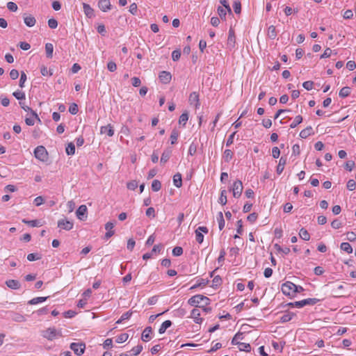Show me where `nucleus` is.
<instances>
[{
  "label": "nucleus",
  "instance_id": "nucleus-19",
  "mask_svg": "<svg viewBox=\"0 0 356 356\" xmlns=\"http://www.w3.org/2000/svg\"><path fill=\"white\" fill-rule=\"evenodd\" d=\"M101 134H106L108 136L111 137L114 134V129L111 124L102 126L100 129Z\"/></svg>",
  "mask_w": 356,
  "mask_h": 356
},
{
  "label": "nucleus",
  "instance_id": "nucleus-44",
  "mask_svg": "<svg viewBox=\"0 0 356 356\" xmlns=\"http://www.w3.org/2000/svg\"><path fill=\"white\" fill-rule=\"evenodd\" d=\"M161 188V183L157 179H154L152 183V189L154 192L159 191Z\"/></svg>",
  "mask_w": 356,
  "mask_h": 356
},
{
  "label": "nucleus",
  "instance_id": "nucleus-51",
  "mask_svg": "<svg viewBox=\"0 0 356 356\" xmlns=\"http://www.w3.org/2000/svg\"><path fill=\"white\" fill-rule=\"evenodd\" d=\"M233 8L236 14H240L241 11V4L238 1H235L233 3Z\"/></svg>",
  "mask_w": 356,
  "mask_h": 356
},
{
  "label": "nucleus",
  "instance_id": "nucleus-11",
  "mask_svg": "<svg viewBox=\"0 0 356 356\" xmlns=\"http://www.w3.org/2000/svg\"><path fill=\"white\" fill-rule=\"evenodd\" d=\"M227 48L230 50L233 49L236 45V36L234 31L230 28L229 30V35L227 38Z\"/></svg>",
  "mask_w": 356,
  "mask_h": 356
},
{
  "label": "nucleus",
  "instance_id": "nucleus-60",
  "mask_svg": "<svg viewBox=\"0 0 356 356\" xmlns=\"http://www.w3.org/2000/svg\"><path fill=\"white\" fill-rule=\"evenodd\" d=\"M7 8L9 10L12 12H15L17 10V6L15 3L10 1L7 3Z\"/></svg>",
  "mask_w": 356,
  "mask_h": 356
},
{
  "label": "nucleus",
  "instance_id": "nucleus-30",
  "mask_svg": "<svg viewBox=\"0 0 356 356\" xmlns=\"http://www.w3.org/2000/svg\"><path fill=\"white\" fill-rule=\"evenodd\" d=\"M268 36L270 39L274 40L277 36V31L275 26L271 25L268 29Z\"/></svg>",
  "mask_w": 356,
  "mask_h": 356
},
{
  "label": "nucleus",
  "instance_id": "nucleus-62",
  "mask_svg": "<svg viewBox=\"0 0 356 356\" xmlns=\"http://www.w3.org/2000/svg\"><path fill=\"white\" fill-rule=\"evenodd\" d=\"M147 217L154 218L155 217V209L153 207H149L145 212Z\"/></svg>",
  "mask_w": 356,
  "mask_h": 356
},
{
  "label": "nucleus",
  "instance_id": "nucleus-14",
  "mask_svg": "<svg viewBox=\"0 0 356 356\" xmlns=\"http://www.w3.org/2000/svg\"><path fill=\"white\" fill-rule=\"evenodd\" d=\"M23 18L24 24L29 27L33 26L36 23L35 18L31 15L24 14Z\"/></svg>",
  "mask_w": 356,
  "mask_h": 356
},
{
  "label": "nucleus",
  "instance_id": "nucleus-37",
  "mask_svg": "<svg viewBox=\"0 0 356 356\" xmlns=\"http://www.w3.org/2000/svg\"><path fill=\"white\" fill-rule=\"evenodd\" d=\"M47 298H48V297H36V298H33V299H31V300H29L28 302V304H29V305H36L38 303L44 302Z\"/></svg>",
  "mask_w": 356,
  "mask_h": 356
},
{
  "label": "nucleus",
  "instance_id": "nucleus-20",
  "mask_svg": "<svg viewBox=\"0 0 356 356\" xmlns=\"http://www.w3.org/2000/svg\"><path fill=\"white\" fill-rule=\"evenodd\" d=\"M286 157L285 156H282L280 159V161H279V163L277 166V169H276V171H277V173L278 175H280L284 169V165H286Z\"/></svg>",
  "mask_w": 356,
  "mask_h": 356
},
{
  "label": "nucleus",
  "instance_id": "nucleus-12",
  "mask_svg": "<svg viewBox=\"0 0 356 356\" xmlns=\"http://www.w3.org/2000/svg\"><path fill=\"white\" fill-rule=\"evenodd\" d=\"M74 224L72 221L65 218L60 219L58 221V227L60 229L69 231L73 228Z\"/></svg>",
  "mask_w": 356,
  "mask_h": 356
},
{
  "label": "nucleus",
  "instance_id": "nucleus-17",
  "mask_svg": "<svg viewBox=\"0 0 356 356\" xmlns=\"http://www.w3.org/2000/svg\"><path fill=\"white\" fill-rule=\"evenodd\" d=\"M200 312L198 309L195 308L191 311V318H193L194 321L196 323H201L202 322V318L200 317Z\"/></svg>",
  "mask_w": 356,
  "mask_h": 356
},
{
  "label": "nucleus",
  "instance_id": "nucleus-15",
  "mask_svg": "<svg viewBox=\"0 0 356 356\" xmlns=\"http://www.w3.org/2000/svg\"><path fill=\"white\" fill-rule=\"evenodd\" d=\"M159 78L163 83H168L170 81L172 76L171 74L166 71L160 72Z\"/></svg>",
  "mask_w": 356,
  "mask_h": 356
},
{
  "label": "nucleus",
  "instance_id": "nucleus-64",
  "mask_svg": "<svg viewBox=\"0 0 356 356\" xmlns=\"http://www.w3.org/2000/svg\"><path fill=\"white\" fill-rule=\"evenodd\" d=\"M356 184L355 181L353 179H350L347 182V188L350 191H353L355 189Z\"/></svg>",
  "mask_w": 356,
  "mask_h": 356
},
{
  "label": "nucleus",
  "instance_id": "nucleus-28",
  "mask_svg": "<svg viewBox=\"0 0 356 356\" xmlns=\"http://www.w3.org/2000/svg\"><path fill=\"white\" fill-rule=\"evenodd\" d=\"M19 105L20 106L22 107V108H23L25 111H30L31 115L36 119L38 120L39 122H40V118L38 117V114L36 113L35 111H34L31 108L27 106H25L24 103L19 102Z\"/></svg>",
  "mask_w": 356,
  "mask_h": 356
},
{
  "label": "nucleus",
  "instance_id": "nucleus-34",
  "mask_svg": "<svg viewBox=\"0 0 356 356\" xmlns=\"http://www.w3.org/2000/svg\"><path fill=\"white\" fill-rule=\"evenodd\" d=\"M300 237L304 241H309L310 239V235L307 229L301 228L299 232Z\"/></svg>",
  "mask_w": 356,
  "mask_h": 356
},
{
  "label": "nucleus",
  "instance_id": "nucleus-21",
  "mask_svg": "<svg viewBox=\"0 0 356 356\" xmlns=\"http://www.w3.org/2000/svg\"><path fill=\"white\" fill-rule=\"evenodd\" d=\"M6 284L11 289H18L21 286L19 282L16 280H8L6 282Z\"/></svg>",
  "mask_w": 356,
  "mask_h": 356
},
{
  "label": "nucleus",
  "instance_id": "nucleus-55",
  "mask_svg": "<svg viewBox=\"0 0 356 356\" xmlns=\"http://www.w3.org/2000/svg\"><path fill=\"white\" fill-rule=\"evenodd\" d=\"M218 13L220 16V17L222 19H225V17H226V12L227 11L225 8L221 7V6H218Z\"/></svg>",
  "mask_w": 356,
  "mask_h": 356
},
{
  "label": "nucleus",
  "instance_id": "nucleus-1",
  "mask_svg": "<svg viewBox=\"0 0 356 356\" xmlns=\"http://www.w3.org/2000/svg\"><path fill=\"white\" fill-rule=\"evenodd\" d=\"M320 301V299L317 298H307L304 299L300 301H296L294 302H289L284 307H298L301 308L306 305H314Z\"/></svg>",
  "mask_w": 356,
  "mask_h": 356
},
{
  "label": "nucleus",
  "instance_id": "nucleus-23",
  "mask_svg": "<svg viewBox=\"0 0 356 356\" xmlns=\"http://www.w3.org/2000/svg\"><path fill=\"white\" fill-rule=\"evenodd\" d=\"M83 12L88 17L92 18V17H94V10L90 7V5L83 3Z\"/></svg>",
  "mask_w": 356,
  "mask_h": 356
},
{
  "label": "nucleus",
  "instance_id": "nucleus-57",
  "mask_svg": "<svg viewBox=\"0 0 356 356\" xmlns=\"http://www.w3.org/2000/svg\"><path fill=\"white\" fill-rule=\"evenodd\" d=\"M26 79H27L26 74L24 72H22L21 76H20V79H19V86L20 88L24 87V83L26 81Z\"/></svg>",
  "mask_w": 356,
  "mask_h": 356
},
{
  "label": "nucleus",
  "instance_id": "nucleus-22",
  "mask_svg": "<svg viewBox=\"0 0 356 356\" xmlns=\"http://www.w3.org/2000/svg\"><path fill=\"white\" fill-rule=\"evenodd\" d=\"M188 101L191 104H195V107L197 108L200 105L198 94L196 92L191 93Z\"/></svg>",
  "mask_w": 356,
  "mask_h": 356
},
{
  "label": "nucleus",
  "instance_id": "nucleus-13",
  "mask_svg": "<svg viewBox=\"0 0 356 356\" xmlns=\"http://www.w3.org/2000/svg\"><path fill=\"white\" fill-rule=\"evenodd\" d=\"M153 330L152 327H145L142 333L141 339L143 341H148L152 338Z\"/></svg>",
  "mask_w": 356,
  "mask_h": 356
},
{
  "label": "nucleus",
  "instance_id": "nucleus-56",
  "mask_svg": "<svg viewBox=\"0 0 356 356\" xmlns=\"http://www.w3.org/2000/svg\"><path fill=\"white\" fill-rule=\"evenodd\" d=\"M13 96L19 100H22L25 99V94L23 92L21 91H15L13 93Z\"/></svg>",
  "mask_w": 356,
  "mask_h": 356
},
{
  "label": "nucleus",
  "instance_id": "nucleus-54",
  "mask_svg": "<svg viewBox=\"0 0 356 356\" xmlns=\"http://www.w3.org/2000/svg\"><path fill=\"white\" fill-rule=\"evenodd\" d=\"M41 74L43 76H51L53 74V72H52V70L49 69L48 70L47 67L45 66H42L41 67Z\"/></svg>",
  "mask_w": 356,
  "mask_h": 356
},
{
  "label": "nucleus",
  "instance_id": "nucleus-41",
  "mask_svg": "<svg viewBox=\"0 0 356 356\" xmlns=\"http://www.w3.org/2000/svg\"><path fill=\"white\" fill-rule=\"evenodd\" d=\"M22 222L33 227L40 226V221L38 220H29L26 219H23Z\"/></svg>",
  "mask_w": 356,
  "mask_h": 356
},
{
  "label": "nucleus",
  "instance_id": "nucleus-50",
  "mask_svg": "<svg viewBox=\"0 0 356 356\" xmlns=\"http://www.w3.org/2000/svg\"><path fill=\"white\" fill-rule=\"evenodd\" d=\"M183 254V248L179 246H176L172 250V254L175 257L181 256Z\"/></svg>",
  "mask_w": 356,
  "mask_h": 356
},
{
  "label": "nucleus",
  "instance_id": "nucleus-3",
  "mask_svg": "<svg viewBox=\"0 0 356 356\" xmlns=\"http://www.w3.org/2000/svg\"><path fill=\"white\" fill-rule=\"evenodd\" d=\"M242 335H243V334L241 332L236 333L232 340V344L238 345L239 350L241 351H245L247 353H250L251 351V346H250V343L236 341V339H243Z\"/></svg>",
  "mask_w": 356,
  "mask_h": 356
},
{
  "label": "nucleus",
  "instance_id": "nucleus-31",
  "mask_svg": "<svg viewBox=\"0 0 356 356\" xmlns=\"http://www.w3.org/2000/svg\"><path fill=\"white\" fill-rule=\"evenodd\" d=\"M341 250L345 251L346 252L350 254L353 252V248L350 244L348 242H343L340 245Z\"/></svg>",
  "mask_w": 356,
  "mask_h": 356
},
{
  "label": "nucleus",
  "instance_id": "nucleus-43",
  "mask_svg": "<svg viewBox=\"0 0 356 356\" xmlns=\"http://www.w3.org/2000/svg\"><path fill=\"white\" fill-rule=\"evenodd\" d=\"M188 120V114L187 112H184L180 115L179 119V123L180 124H182L183 126H185Z\"/></svg>",
  "mask_w": 356,
  "mask_h": 356
},
{
  "label": "nucleus",
  "instance_id": "nucleus-29",
  "mask_svg": "<svg viewBox=\"0 0 356 356\" xmlns=\"http://www.w3.org/2000/svg\"><path fill=\"white\" fill-rule=\"evenodd\" d=\"M350 92H351V88L350 87L346 86V87L342 88L340 90V91L339 92V95L341 98H345L350 94Z\"/></svg>",
  "mask_w": 356,
  "mask_h": 356
},
{
  "label": "nucleus",
  "instance_id": "nucleus-36",
  "mask_svg": "<svg viewBox=\"0 0 356 356\" xmlns=\"http://www.w3.org/2000/svg\"><path fill=\"white\" fill-rule=\"evenodd\" d=\"M293 316H294L293 313L289 312L286 314H284L282 316H281L280 322L282 323L289 322V321H291L292 319Z\"/></svg>",
  "mask_w": 356,
  "mask_h": 356
},
{
  "label": "nucleus",
  "instance_id": "nucleus-38",
  "mask_svg": "<svg viewBox=\"0 0 356 356\" xmlns=\"http://www.w3.org/2000/svg\"><path fill=\"white\" fill-rule=\"evenodd\" d=\"M178 136H179V131L176 129H173L172 131V133H171V135H170V143L172 145H175L177 143V138H178Z\"/></svg>",
  "mask_w": 356,
  "mask_h": 356
},
{
  "label": "nucleus",
  "instance_id": "nucleus-53",
  "mask_svg": "<svg viewBox=\"0 0 356 356\" xmlns=\"http://www.w3.org/2000/svg\"><path fill=\"white\" fill-rule=\"evenodd\" d=\"M79 111L78 105L75 103L70 104L69 108V112L72 115H76Z\"/></svg>",
  "mask_w": 356,
  "mask_h": 356
},
{
  "label": "nucleus",
  "instance_id": "nucleus-16",
  "mask_svg": "<svg viewBox=\"0 0 356 356\" xmlns=\"http://www.w3.org/2000/svg\"><path fill=\"white\" fill-rule=\"evenodd\" d=\"M98 6L103 12H107L111 9V4L109 0H99Z\"/></svg>",
  "mask_w": 356,
  "mask_h": 356
},
{
  "label": "nucleus",
  "instance_id": "nucleus-35",
  "mask_svg": "<svg viewBox=\"0 0 356 356\" xmlns=\"http://www.w3.org/2000/svg\"><path fill=\"white\" fill-rule=\"evenodd\" d=\"M143 347L141 344H138L136 346L134 347L130 352H131V354L129 355L130 356H138L141 351L143 350Z\"/></svg>",
  "mask_w": 356,
  "mask_h": 356
},
{
  "label": "nucleus",
  "instance_id": "nucleus-26",
  "mask_svg": "<svg viewBox=\"0 0 356 356\" xmlns=\"http://www.w3.org/2000/svg\"><path fill=\"white\" fill-rule=\"evenodd\" d=\"M171 154H172V151L169 149H166L165 150H164V152H163L162 155H161V164H164L165 163L170 159V156H171Z\"/></svg>",
  "mask_w": 356,
  "mask_h": 356
},
{
  "label": "nucleus",
  "instance_id": "nucleus-10",
  "mask_svg": "<svg viewBox=\"0 0 356 356\" xmlns=\"http://www.w3.org/2000/svg\"><path fill=\"white\" fill-rule=\"evenodd\" d=\"M88 209L84 204L81 205L76 211V216L80 220H85L87 218Z\"/></svg>",
  "mask_w": 356,
  "mask_h": 356
},
{
  "label": "nucleus",
  "instance_id": "nucleus-25",
  "mask_svg": "<svg viewBox=\"0 0 356 356\" xmlns=\"http://www.w3.org/2000/svg\"><path fill=\"white\" fill-rule=\"evenodd\" d=\"M173 184L177 188H180L182 186V177L179 172L176 173L173 176Z\"/></svg>",
  "mask_w": 356,
  "mask_h": 356
},
{
  "label": "nucleus",
  "instance_id": "nucleus-40",
  "mask_svg": "<svg viewBox=\"0 0 356 356\" xmlns=\"http://www.w3.org/2000/svg\"><path fill=\"white\" fill-rule=\"evenodd\" d=\"M66 154L67 155H74L75 153V145L73 143H70L65 149Z\"/></svg>",
  "mask_w": 356,
  "mask_h": 356
},
{
  "label": "nucleus",
  "instance_id": "nucleus-45",
  "mask_svg": "<svg viewBox=\"0 0 356 356\" xmlns=\"http://www.w3.org/2000/svg\"><path fill=\"white\" fill-rule=\"evenodd\" d=\"M128 337H129L128 334L122 333L116 337L115 341L118 343H121L126 341L127 340Z\"/></svg>",
  "mask_w": 356,
  "mask_h": 356
},
{
  "label": "nucleus",
  "instance_id": "nucleus-18",
  "mask_svg": "<svg viewBox=\"0 0 356 356\" xmlns=\"http://www.w3.org/2000/svg\"><path fill=\"white\" fill-rule=\"evenodd\" d=\"M10 316L11 319L15 322L21 323L24 322L26 321V318L23 315L17 312H10Z\"/></svg>",
  "mask_w": 356,
  "mask_h": 356
},
{
  "label": "nucleus",
  "instance_id": "nucleus-58",
  "mask_svg": "<svg viewBox=\"0 0 356 356\" xmlns=\"http://www.w3.org/2000/svg\"><path fill=\"white\" fill-rule=\"evenodd\" d=\"M181 56V51L179 49L174 50L172 53V58L174 61H177Z\"/></svg>",
  "mask_w": 356,
  "mask_h": 356
},
{
  "label": "nucleus",
  "instance_id": "nucleus-9",
  "mask_svg": "<svg viewBox=\"0 0 356 356\" xmlns=\"http://www.w3.org/2000/svg\"><path fill=\"white\" fill-rule=\"evenodd\" d=\"M293 287H295V284L287 281L282 285V291L286 296H291L293 295Z\"/></svg>",
  "mask_w": 356,
  "mask_h": 356
},
{
  "label": "nucleus",
  "instance_id": "nucleus-6",
  "mask_svg": "<svg viewBox=\"0 0 356 356\" xmlns=\"http://www.w3.org/2000/svg\"><path fill=\"white\" fill-rule=\"evenodd\" d=\"M34 154L36 159L42 161L47 158V152L43 146H38L34 150Z\"/></svg>",
  "mask_w": 356,
  "mask_h": 356
},
{
  "label": "nucleus",
  "instance_id": "nucleus-46",
  "mask_svg": "<svg viewBox=\"0 0 356 356\" xmlns=\"http://www.w3.org/2000/svg\"><path fill=\"white\" fill-rule=\"evenodd\" d=\"M302 122V117L301 115H297L294 118L293 122L291 124L290 127L293 129V128L296 127Z\"/></svg>",
  "mask_w": 356,
  "mask_h": 356
},
{
  "label": "nucleus",
  "instance_id": "nucleus-7",
  "mask_svg": "<svg viewBox=\"0 0 356 356\" xmlns=\"http://www.w3.org/2000/svg\"><path fill=\"white\" fill-rule=\"evenodd\" d=\"M195 239L198 243H202L204 241V235L203 233L207 234L209 232V229L207 227L200 226L198 227L195 229Z\"/></svg>",
  "mask_w": 356,
  "mask_h": 356
},
{
  "label": "nucleus",
  "instance_id": "nucleus-59",
  "mask_svg": "<svg viewBox=\"0 0 356 356\" xmlns=\"http://www.w3.org/2000/svg\"><path fill=\"white\" fill-rule=\"evenodd\" d=\"M48 26L50 29H54L58 26V22L56 19L51 18L48 20Z\"/></svg>",
  "mask_w": 356,
  "mask_h": 356
},
{
  "label": "nucleus",
  "instance_id": "nucleus-33",
  "mask_svg": "<svg viewBox=\"0 0 356 356\" xmlns=\"http://www.w3.org/2000/svg\"><path fill=\"white\" fill-rule=\"evenodd\" d=\"M209 282V281L208 280L200 279L197 280V283L195 285L190 288V289L193 290L200 286H205L206 285L208 284Z\"/></svg>",
  "mask_w": 356,
  "mask_h": 356
},
{
  "label": "nucleus",
  "instance_id": "nucleus-39",
  "mask_svg": "<svg viewBox=\"0 0 356 356\" xmlns=\"http://www.w3.org/2000/svg\"><path fill=\"white\" fill-rule=\"evenodd\" d=\"M217 220L218 222L219 229H220V230H222L223 229V227H225V220L223 218V214L221 211H220L218 213Z\"/></svg>",
  "mask_w": 356,
  "mask_h": 356
},
{
  "label": "nucleus",
  "instance_id": "nucleus-61",
  "mask_svg": "<svg viewBox=\"0 0 356 356\" xmlns=\"http://www.w3.org/2000/svg\"><path fill=\"white\" fill-rule=\"evenodd\" d=\"M107 69L111 72H115L117 70L116 63L113 61L108 62L107 64Z\"/></svg>",
  "mask_w": 356,
  "mask_h": 356
},
{
  "label": "nucleus",
  "instance_id": "nucleus-8",
  "mask_svg": "<svg viewBox=\"0 0 356 356\" xmlns=\"http://www.w3.org/2000/svg\"><path fill=\"white\" fill-rule=\"evenodd\" d=\"M70 348L76 355L80 356L83 354L86 345L83 343H72L70 344Z\"/></svg>",
  "mask_w": 356,
  "mask_h": 356
},
{
  "label": "nucleus",
  "instance_id": "nucleus-24",
  "mask_svg": "<svg viewBox=\"0 0 356 356\" xmlns=\"http://www.w3.org/2000/svg\"><path fill=\"white\" fill-rule=\"evenodd\" d=\"M313 129L311 126L302 129L300 133V137L302 138H307L308 136L313 134Z\"/></svg>",
  "mask_w": 356,
  "mask_h": 356
},
{
  "label": "nucleus",
  "instance_id": "nucleus-2",
  "mask_svg": "<svg viewBox=\"0 0 356 356\" xmlns=\"http://www.w3.org/2000/svg\"><path fill=\"white\" fill-rule=\"evenodd\" d=\"M203 302L204 305H208L210 303V300L209 298L203 296V295H195L192 296L188 300V303L194 307H197L198 304Z\"/></svg>",
  "mask_w": 356,
  "mask_h": 356
},
{
  "label": "nucleus",
  "instance_id": "nucleus-49",
  "mask_svg": "<svg viewBox=\"0 0 356 356\" xmlns=\"http://www.w3.org/2000/svg\"><path fill=\"white\" fill-rule=\"evenodd\" d=\"M221 283H222L221 277L219 275H216L214 277V278L212 280L211 286L216 288V287L220 286L221 284Z\"/></svg>",
  "mask_w": 356,
  "mask_h": 356
},
{
  "label": "nucleus",
  "instance_id": "nucleus-48",
  "mask_svg": "<svg viewBox=\"0 0 356 356\" xmlns=\"http://www.w3.org/2000/svg\"><path fill=\"white\" fill-rule=\"evenodd\" d=\"M223 157L226 162H229L233 157V152L230 149H225L224 152Z\"/></svg>",
  "mask_w": 356,
  "mask_h": 356
},
{
  "label": "nucleus",
  "instance_id": "nucleus-47",
  "mask_svg": "<svg viewBox=\"0 0 356 356\" xmlns=\"http://www.w3.org/2000/svg\"><path fill=\"white\" fill-rule=\"evenodd\" d=\"M41 259V255L38 253H31L27 255V259L29 261H33Z\"/></svg>",
  "mask_w": 356,
  "mask_h": 356
},
{
  "label": "nucleus",
  "instance_id": "nucleus-32",
  "mask_svg": "<svg viewBox=\"0 0 356 356\" xmlns=\"http://www.w3.org/2000/svg\"><path fill=\"white\" fill-rule=\"evenodd\" d=\"M45 51L47 57L49 58H52L53 51H54V46L51 43H47L45 44Z\"/></svg>",
  "mask_w": 356,
  "mask_h": 356
},
{
  "label": "nucleus",
  "instance_id": "nucleus-5",
  "mask_svg": "<svg viewBox=\"0 0 356 356\" xmlns=\"http://www.w3.org/2000/svg\"><path fill=\"white\" fill-rule=\"evenodd\" d=\"M243 186L242 181L236 180L234 182L232 188L230 189L233 192V196L236 198L241 197L243 192Z\"/></svg>",
  "mask_w": 356,
  "mask_h": 356
},
{
  "label": "nucleus",
  "instance_id": "nucleus-27",
  "mask_svg": "<svg viewBox=\"0 0 356 356\" xmlns=\"http://www.w3.org/2000/svg\"><path fill=\"white\" fill-rule=\"evenodd\" d=\"M172 323L170 320L165 321L161 325L159 329V334H163L166 331L168 328H169L172 325Z\"/></svg>",
  "mask_w": 356,
  "mask_h": 356
},
{
  "label": "nucleus",
  "instance_id": "nucleus-4",
  "mask_svg": "<svg viewBox=\"0 0 356 356\" xmlns=\"http://www.w3.org/2000/svg\"><path fill=\"white\" fill-rule=\"evenodd\" d=\"M61 336V332L57 330L55 327H49L46 330L43 331L42 333V337L50 341H52L54 339Z\"/></svg>",
  "mask_w": 356,
  "mask_h": 356
},
{
  "label": "nucleus",
  "instance_id": "nucleus-63",
  "mask_svg": "<svg viewBox=\"0 0 356 356\" xmlns=\"http://www.w3.org/2000/svg\"><path fill=\"white\" fill-rule=\"evenodd\" d=\"M314 82L312 81H307L302 83V86L307 90H311L313 88Z\"/></svg>",
  "mask_w": 356,
  "mask_h": 356
},
{
  "label": "nucleus",
  "instance_id": "nucleus-42",
  "mask_svg": "<svg viewBox=\"0 0 356 356\" xmlns=\"http://www.w3.org/2000/svg\"><path fill=\"white\" fill-rule=\"evenodd\" d=\"M218 202L222 205H225L227 202V191L225 190H222L220 193V196L218 199Z\"/></svg>",
  "mask_w": 356,
  "mask_h": 356
},
{
  "label": "nucleus",
  "instance_id": "nucleus-52",
  "mask_svg": "<svg viewBox=\"0 0 356 356\" xmlns=\"http://www.w3.org/2000/svg\"><path fill=\"white\" fill-rule=\"evenodd\" d=\"M275 248L278 251V252H282V253H284V254H288L289 252H290V248H282L280 245L278 244H275L274 245Z\"/></svg>",
  "mask_w": 356,
  "mask_h": 356
}]
</instances>
